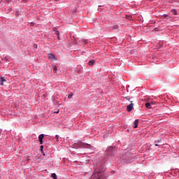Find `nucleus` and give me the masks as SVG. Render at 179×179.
Instances as JSON below:
<instances>
[{
  "mask_svg": "<svg viewBox=\"0 0 179 179\" xmlns=\"http://www.w3.org/2000/svg\"><path fill=\"white\" fill-rule=\"evenodd\" d=\"M114 29H118V26L114 27Z\"/></svg>",
  "mask_w": 179,
  "mask_h": 179,
  "instance_id": "obj_23",
  "label": "nucleus"
},
{
  "mask_svg": "<svg viewBox=\"0 0 179 179\" xmlns=\"http://www.w3.org/2000/svg\"><path fill=\"white\" fill-rule=\"evenodd\" d=\"M92 179H107V178L104 176V173L103 172V171H99L98 172H95L94 173H93L92 176Z\"/></svg>",
  "mask_w": 179,
  "mask_h": 179,
  "instance_id": "obj_1",
  "label": "nucleus"
},
{
  "mask_svg": "<svg viewBox=\"0 0 179 179\" xmlns=\"http://www.w3.org/2000/svg\"><path fill=\"white\" fill-rule=\"evenodd\" d=\"M34 46L37 48V45H34Z\"/></svg>",
  "mask_w": 179,
  "mask_h": 179,
  "instance_id": "obj_27",
  "label": "nucleus"
},
{
  "mask_svg": "<svg viewBox=\"0 0 179 179\" xmlns=\"http://www.w3.org/2000/svg\"><path fill=\"white\" fill-rule=\"evenodd\" d=\"M34 46L37 48V45H34Z\"/></svg>",
  "mask_w": 179,
  "mask_h": 179,
  "instance_id": "obj_28",
  "label": "nucleus"
},
{
  "mask_svg": "<svg viewBox=\"0 0 179 179\" xmlns=\"http://www.w3.org/2000/svg\"><path fill=\"white\" fill-rule=\"evenodd\" d=\"M96 62V61H94V60H91V61H90L89 62H88V65L90 66H93V65H94V63Z\"/></svg>",
  "mask_w": 179,
  "mask_h": 179,
  "instance_id": "obj_8",
  "label": "nucleus"
},
{
  "mask_svg": "<svg viewBox=\"0 0 179 179\" xmlns=\"http://www.w3.org/2000/svg\"><path fill=\"white\" fill-rule=\"evenodd\" d=\"M127 156H129V157H131L132 155H131V154H129V152H127H127L125 151V152H124V159H127Z\"/></svg>",
  "mask_w": 179,
  "mask_h": 179,
  "instance_id": "obj_10",
  "label": "nucleus"
},
{
  "mask_svg": "<svg viewBox=\"0 0 179 179\" xmlns=\"http://www.w3.org/2000/svg\"><path fill=\"white\" fill-rule=\"evenodd\" d=\"M43 156H45V153L43 152Z\"/></svg>",
  "mask_w": 179,
  "mask_h": 179,
  "instance_id": "obj_25",
  "label": "nucleus"
},
{
  "mask_svg": "<svg viewBox=\"0 0 179 179\" xmlns=\"http://www.w3.org/2000/svg\"><path fill=\"white\" fill-rule=\"evenodd\" d=\"M52 69H53V72H55L56 73L58 68L56 66H52Z\"/></svg>",
  "mask_w": 179,
  "mask_h": 179,
  "instance_id": "obj_13",
  "label": "nucleus"
},
{
  "mask_svg": "<svg viewBox=\"0 0 179 179\" xmlns=\"http://www.w3.org/2000/svg\"><path fill=\"white\" fill-rule=\"evenodd\" d=\"M51 177L53 179H57V174H55V173H52Z\"/></svg>",
  "mask_w": 179,
  "mask_h": 179,
  "instance_id": "obj_14",
  "label": "nucleus"
},
{
  "mask_svg": "<svg viewBox=\"0 0 179 179\" xmlns=\"http://www.w3.org/2000/svg\"><path fill=\"white\" fill-rule=\"evenodd\" d=\"M56 2H58L59 0H55Z\"/></svg>",
  "mask_w": 179,
  "mask_h": 179,
  "instance_id": "obj_26",
  "label": "nucleus"
},
{
  "mask_svg": "<svg viewBox=\"0 0 179 179\" xmlns=\"http://www.w3.org/2000/svg\"><path fill=\"white\" fill-rule=\"evenodd\" d=\"M139 124V120H136L134 121V128H138V124Z\"/></svg>",
  "mask_w": 179,
  "mask_h": 179,
  "instance_id": "obj_9",
  "label": "nucleus"
},
{
  "mask_svg": "<svg viewBox=\"0 0 179 179\" xmlns=\"http://www.w3.org/2000/svg\"><path fill=\"white\" fill-rule=\"evenodd\" d=\"M5 83H6V78H5V77H0L1 86H3V85H5Z\"/></svg>",
  "mask_w": 179,
  "mask_h": 179,
  "instance_id": "obj_6",
  "label": "nucleus"
},
{
  "mask_svg": "<svg viewBox=\"0 0 179 179\" xmlns=\"http://www.w3.org/2000/svg\"><path fill=\"white\" fill-rule=\"evenodd\" d=\"M171 13L175 15H177V10L176 9L171 10Z\"/></svg>",
  "mask_w": 179,
  "mask_h": 179,
  "instance_id": "obj_12",
  "label": "nucleus"
},
{
  "mask_svg": "<svg viewBox=\"0 0 179 179\" xmlns=\"http://www.w3.org/2000/svg\"><path fill=\"white\" fill-rule=\"evenodd\" d=\"M145 107H146L147 108L150 109V108H152V105H150V103L147 102V103H145Z\"/></svg>",
  "mask_w": 179,
  "mask_h": 179,
  "instance_id": "obj_11",
  "label": "nucleus"
},
{
  "mask_svg": "<svg viewBox=\"0 0 179 179\" xmlns=\"http://www.w3.org/2000/svg\"><path fill=\"white\" fill-rule=\"evenodd\" d=\"M160 145H159L158 143H157V141H155V146H159Z\"/></svg>",
  "mask_w": 179,
  "mask_h": 179,
  "instance_id": "obj_20",
  "label": "nucleus"
},
{
  "mask_svg": "<svg viewBox=\"0 0 179 179\" xmlns=\"http://www.w3.org/2000/svg\"><path fill=\"white\" fill-rule=\"evenodd\" d=\"M43 149H44V146L43 145H41L40 150H41V153H44Z\"/></svg>",
  "mask_w": 179,
  "mask_h": 179,
  "instance_id": "obj_15",
  "label": "nucleus"
},
{
  "mask_svg": "<svg viewBox=\"0 0 179 179\" xmlns=\"http://www.w3.org/2000/svg\"><path fill=\"white\" fill-rule=\"evenodd\" d=\"M106 152L108 153V155H113V153H114V152H115V148L111 146L109 147L107 150Z\"/></svg>",
  "mask_w": 179,
  "mask_h": 179,
  "instance_id": "obj_2",
  "label": "nucleus"
},
{
  "mask_svg": "<svg viewBox=\"0 0 179 179\" xmlns=\"http://www.w3.org/2000/svg\"><path fill=\"white\" fill-rule=\"evenodd\" d=\"M34 46L37 48V45H34Z\"/></svg>",
  "mask_w": 179,
  "mask_h": 179,
  "instance_id": "obj_29",
  "label": "nucleus"
},
{
  "mask_svg": "<svg viewBox=\"0 0 179 179\" xmlns=\"http://www.w3.org/2000/svg\"><path fill=\"white\" fill-rule=\"evenodd\" d=\"M57 38L59 39V32H57Z\"/></svg>",
  "mask_w": 179,
  "mask_h": 179,
  "instance_id": "obj_21",
  "label": "nucleus"
},
{
  "mask_svg": "<svg viewBox=\"0 0 179 179\" xmlns=\"http://www.w3.org/2000/svg\"><path fill=\"white\" fill-rule=\"evenodd\" d=\"M162 17H164V19H166V17H169V15L164 14L162 15Z\"/></svg>",
  "mask_w": 179,
  "mask_h": 179,
  "instance_id": "obj_17",
  "label": "nucleus"
},
{
  "mask_svg": "<svg viewBox=\"0 0 179 179\" xmlns=\"http://www.w3.org/2000/svg\"><path fill=\"white\" fill-rule=\"evenodd\" d=\"M59 113V110H58L57 111L55 112V113L58 114Z\"/></svg>",
  "mask_w": 179,
  "mask_h": 179,
  "instance_id": "obj_22",
  "label": "nucleus"
},
{
  "mask_svg": "<svg viewBox=\"0 0 179 179\" xmlns=\"http://www.w3.org/2000/svg\"><path fill=\"white\" fill-rule=\"evenodd\" d=\"M130 104L127 106V110L128 113H131L132 110L134 109V103H132V101H130Z\"/></svg>",
  "mask_w": 179,
  "mask_h": 179,
  "instance_id": "obj_4",
  "label": "nucleus"
},
{
  "mask_svg": "<svg viewBox=\"0 0 179 179\" xmlns=\"http://www.w3.org/2000/svg\"><path fill=\"white\" fill-rule=\"evenodd\" d=\"M124 99H126V100H128V101H131V98H129V96H125Z\"/></svg>",
  "mask_w": 179,
  "mask_h": 179,
  "instance_id": "obj_18",
  "label": "nucleus"
},
{
  "mask_svg": "<svg viewBox=\"0 0 179 179\" xmlns=\"http://www.w3.org/2000/svg\"><path fill=\"white\" fill-rule=\"evenodd\" d=\"M48 58L49 59H51V61H57V58L55 57V55L52 53L48 54Z\"/></svg>",
  "mask_w": 179,
  "mask_h": 179,
  "instance_id": "obj_5",
  "label": "nucleus"
},
{
  "mask_svg": "<svg viewBox=\"0 0 179 179\" xmlns=\"http://www.w3.org/2000/svg\"><path fill=\"white\" fill-rule=\"evenodd\" d=\"M55 139H56L57 142H58V141H59V136L56 135V136H55Z\"/></svg>",
  "mask_w": 179,
  "mask_h": 179,
  "instance_id": "obj_19",
  "label": "nucleus"
},
{
  "mask_svg": "<svg viewBox=\"0 0 179 179\" xmlns=\"http://www.w3.org/2000/svg\"><path fill=\"white\" fill-rule=\"evenodd\" d=\"M72 97H73V93L69 94L68 96V99H72Z\"/></svg>",
  "mask_w": 179,
  "mask_h": 179,
  "instance_id": "obj_16",
  "label": "nucleus"
},
{
  "mask_svg": "<svg viewBox=\"0 0 179 179\" xmlns=\"http://www.w3.org/2000/svg\"><path fill=\"white\" fill-rule=\"evenodd\" d=\"M40 145H43V139H44V134H41L38 136Z\"/></svg>",
  "mask_w": 179,
  "mask_h": 179,
  "instance_id": "obj_7",
  "label": "nucleus"
},
{
  "mask_svg": "<svg viewBox=\"0 0 179 179\" xmlns=\"http://www.w3.org/2000/svg\"><path fill=\"white\" fill-rule=\"evenodd\" d=\"M80 146H81V148H84L85 149H90V148H92V145L90 144L85 143H80Z\"/></svg>",
  "mask_w": 179,
  "mask_h": 179,
  "instance_id": "obj_3",
  "label": "nucleus"
},
{
  "mask_svg": "<svg viewBox=\"0 0 179 179\" xmlns=\"http://www.w3.org/2000/svg\"><path fill=\"white\" fill-rule=\"evenodd\" d=\"M159 142H162V140H159V141H157V143H159Z\"/></svg>",
  "mask_w": 179,
  "mask_h": 179,
  "instance_id": "obj_24",
  "label": "nucleus"
}]
</instances>
